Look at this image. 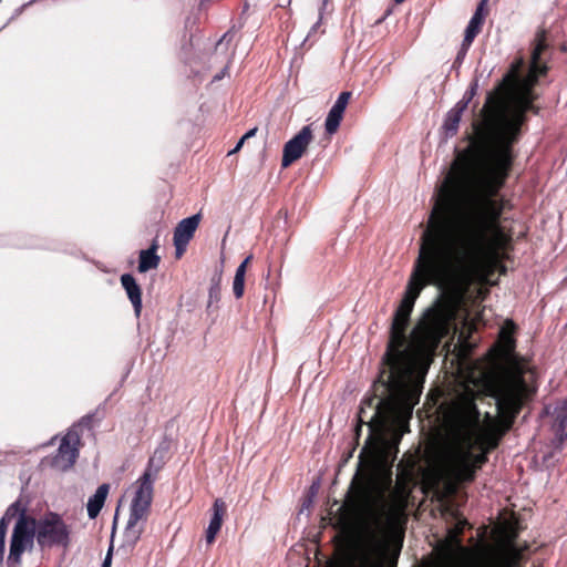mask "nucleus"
Returning a JSON list of instances; mask_svg holds the SVG:
<instances>
[{
	"label": "nucleus",
	"mask_w": 567,
	"mask_h": 567,
	"mask_svg": "<svg viewBox=\"0 0 567 567\" xmlns=\"http://www.w3.org/2000/svg\"><path fill=\"white\" fill-rule=\"evenodd\" d=\"M467 161H456L442 183L424 229L458 279L481 268H494L512 241L501 226L512 200L491 187L474 189Z\"/></svg>",
	"instance_id": "obj_1"
},
{
	"label": "nucleus",
	"mask_w": 567,
	"mask_h": 567,
	"mask_svg": "<svg viewBox=\"0 0 567 567\" xmlns=\"http://www.w3.org/2000/svg\"><path fill=\"white\" fill-rule=\"evenodd\" d=\"M548 32L539 28L530 42L528 71L522 74L525 66L524 56H517L495 89L487 94L481 111L482 120L473 123L471 144L477 148L487 146L496 138L491 154L486 174L480 179L478 186L491 187V190L503 189L508 179L513 164V146L518 142L522 127L528 121L527 113L538 115L540 107L535 105L539 94L535 91L539 79L550 70L545 58L550 50Z\"/></svg>",
	"instance_id": "obj_2"
},
{
	"label": "nucleus",
	"mask_w": 567,
	"mask_h": 567,
	"mask_svg": "<svg viewBox=\"0 0 567 567\" xmlns=\"http://www.w3.org/2000/svg\"><path fill=\"white\" fill-rule=\"evenodd\" d=\"M532 394L525 380L519 378L512 386L493 395L496 400L498 416L495 417L486 412L483 422L476 405V401L484 395L482 392L465 386L455 398L452 403L453 417L474 439L480 450L478 454H474L471 446L460 447L449 455L454 465L461 470L462 480L475 481L477 471L487 463L488 454L498 447L503 436L513 427Z\"/></svg>",
	"instance_id": "obj_3"
},
{
	"label": "nucleus",
	"mask_w": 567,
	"mask_h": 567,
	"mask_svg": "<svg viewBox=\"0 0 567 567\" xmlns=\"http://www.w3.org/2000/svg\"><path fill=\"white\" fill-rule=\"evenodd\" d=\"M410 313L395 309L390 330L383 368L374 383L380 392L375 412L371 421L379 419L383 423L405 424L412 417L413 409L419 403L423 384L414 378L411 354L406 349V330Z\"/></svg>",
	"instance_id": "obj_4"
},
{
	"label": "nucleus",
	"mask_w": 567,
	"mask_h": 567,
	"mask_svg": "<svg viewBox=\"0 0 567 567\" xmlns=\"http://www.w3.org/2000/svg\"><path fill=\"white\" fill-rule=\"evenodd\" d=\"M413 486L395 482L389 493V499L383 502V495L373 497L370 491L360 485L355 488L350 499L339 511L341 515L338 523L343 529L348 528L349 513L362 516L358 533H349L348 538H354L355 546L362 551L365 561L369 560L371 549H383L382 527L383 524L394 526L405 522V512L413 492Z\"/></svg>",
	"instance_id": "obj_5"
},
{
	"label": "nucleus",
	"mask_w": 567,
	"mask_h": 567,
	"mask_svg": "<svg viewBox=\"0 0 567 567\" xmlns=\"http://www.w3.org/2000/svg\"><path fill=\"white\" fill-rule=\"evenodd\" d=\"M442 255L424 230L420 237L419 254L414 260L404 296L396 310L411 315L416 299L425 287L441 288L458 280Z\"/></svg>",
	"instance_id": "obj_6"
},
{
	"label": "nucleus",
	"mask_w": 567,
	"mask_h": 567,
	"mask_svg": "<svg viewBox=\"0 0 567 567\" xmlns=\"http://www.w3.org/2000/svg\"><path fill=\"white\" fill-rule=\"evenodd\" d=\"M442 255L424 230L420 237L419 254L414 260L404 296L396 310L411 315L416 299L425 287L441 288L458 280Z\"/></svg>",
	"instance_id": "obj_7"
},
{
	"label": "nucleus",
	"mask_w": 567,
	"mask_h": 567,
	"mask_svg": "<svg viewBox=\"0 0 567 567\" xmlns=\"http://www.w3.org/2000/svg\"><path fill=\"white\" fill-rule=\"evenodd\" d=\"M156 453L150 457L142 476L135 482V492L130 506V517L124 530L123 546L133 550L145 530V523L151 513L154 494V482L162 468V463H156Z\"/></svg>",
	"instance_id": "obj_8"
},
{
	"label": "nucleus",
	"mask_w": 567,
	"mask_h": 567,
	"mask_svg": "<svg viewBox=\"0 0 567 567\" xmlns=\"http://www.w3.org/2000/svg\"><path fill=\"white\" fill-rule=\"evenodd\" d=\"M453 311L451 306L439 299L423 315L412 332L411 348L416 354L433 355L442 340L450 333Z\"/></svg>",
	"instance_id": "obj_9"
},
{
	"label": "nucleus",
	"mask_w": 567,
	"mask_h": 567,
	"mask_svg": "<svg viewBox=\"0 0 567 567\" xmlns=\"http://www.w3.org/2000/svg\"><path fill=\"white\" fill-rule=\"evenodd\" d=\"M35 518L21 513L10 542V550L8 556V564L18 565L21 561V556L25 549L31 548L35 537L37 525Z\"/></svg>",
	"instance_id": "obj_10"
},
{
	"label": "nucleus",
	"mask_w": 567,
	"mask_h": 567,
	"mask_svg": "<svg viewBox=\"0 0 567 567\" xmlns=\"http://www.w3.org/2000/svg\"><path fill=\"white\" fill-rule=\"evenodd\" d=\"M35 538L40 547H52L65 545L68 542V529L62 518L55 513H48L40 519H35Z\"/></svg>",
	"instance_id": "obj_11"
},
{
	"label": "nucleus",
	"mask_w": 567,
	"mask_h": 567,
	"mask_svg": "<svg viewBox=\"0 0 567 567\" xmlns=\"http://www.w3.org/2000/svg\"><path fill=\"white\" fill-rule=\"evenodd\" d=\"M460 471L451 458L447 457L442 486H437L435 491L436 499L444 506V511H450L454 507V498L458 494L461 486L471 483L461 478Z\"/></svg>",
	"instance_id": "obj_12"
},
{
	"label": "nucleus",
	"mask_w": 567,
	"mask_h": 567,
	"mask_svg": "<svg viewBox=\"0 0 567 567\" xmlns=\"http://www.w3.org/2000/svg\"><path fill=\"white\" fill-rule=\"evenodd\" d=\"M312 140L313 134L311 126H303L291 140L285 144L281 166L285 168L289 167L292 163L301 158Z\"/></svg>",
	"instance_id": "obj_13"
},
{
	"label": "nucleus",
	"mask_w": 567,
	"mask_h": 567,
	"mask_svg": "<svg viewBox=\"0 0 567 567\" xmlns=\"http://www.w3.org/2000/svg\"><path fill=\"white\" fill-rule=\"evenodd\" d=\"M516 331L517 326L515 322L511 319H507L499 330L496 343L491 350L495 360L505 361L514 354L516 349Z\"/></svg>",
	"instance_id": "obj_14"
},
{
	"label": "nucleus",
	"mask_w": 567,
	"mask_h": 567,
	"mask_svg": "<svg viewBox=\"0 0 567 567\" xmlns=\"http://www.w3.org/2000/svg\"><path fill=\"white\" fill-rule=\"evenodd\" d=\"M202 220L200 214L182 219L174 229L173 241L175 256L179 259L186 251L187 245L193 239L196 229Z\"/></svg>",
	"instance_id": "obj_15"
},
{
	"label": "nucleus",
	"mask_w": 567,
	"mask_h": 567,
	"mask_svg": "<svg viewBox=\"0 0 567 567\" xmlns=\"http://www.w3.org/2000/svg\"><path fill=\"white\" fill-rule=\"evenodd\" d=\"M97 413H90L83 416L76 424H73V463L75 462L78 447L82 446V437H94L93 430L100 423Z\"/></svg>",
	"instance_id": "obj_16"
},
{
	"label": "nucleus",
	"mask_w": 567,
	"mask_h": 567,
	"mask_svg": "<svg viewBox=\"0 0 567 567\" xmlns=\"http://www.w3.org/2000/svg\"><path fill=\"white\" fill-rule=\"evenodd\" d=\"M350 97L351 92L346 91L340 93L333 106L330 109L324 122V128L329 135L334 134L339 130L340 123L343 118V114L350 101Z\"/></svg>",
	"instance_id": "obj_17"
},
{
	"label": "nucleus",
	"mask_w": 567,
	"mask_h": 567,
	"mask_svg": "<svg viewBox=\"0 0 567 567\" xmlns=\"http://www.w3.org/2000/svg\"><path fill=\"white\" fill-rule=\"evenodd\" d=\"M553 425L551 431L554 432L553 443L556 447H560L567 440V401L559 402L553 412Z\"/></svg>",
	"instance_id": "obj_18"
},
{
	"label": "nucleus",
	"mask_w": 567,
	"mask_h": 567,
	"mask_svg": "<svg viewBox=\"0 0 567 567\" xmlns=\"http://www.w3.org/2000/svg\"><path fill=\"white\" fill-rule=\"evenodd\" d=\"M416 470L417 458L412 454H404L398 464L396 482L415 487L417 483Z\"/></svg>",
	"instance_id": "obj_19"
},
{
	"label": "nucleus",
	"mask_w": 567,
	"mask_h": 567,
	"mask_svg": "<svg viewBox=\"0 0 567 567\" xmlns=\"http://www.w3.org/2000/svg\"><path fill=\"white\" fill-rule=\"evenodd\" d=\"M226 512H227V506H226L225 502L223 499H220V498H217L214 502V505H213V516L210 518L208 528L206 530V542H207V544L210 545V544H213L215 542L216 536L218 535V533H219V530L221 528V525H223Z\"/></svg>",
	"instance_id": "obj_20"
},
{
	"label": "nucleus",
	"mask_w": 567,
	"mask_h": 567,
	"mask_svg": "<svg viewBox=\"0 0 567 567\" xmlns=\"http://www.w3.org/2000/svg\"><path fill=\"white\" fill-rule=\"evenodd\" d=\"M121 285L132 302L135 316L140 317L142 311V289L140 285L131 274H124L121 276Z\"/></svg>",
	"instance_id": "obj_21"
},
{
	"label": "nucleus",
	"mask_w": 567,
	"mask_h": 567,
	"mask_svg": "<svg viewBox=\"0 0 567 567\" xmlns=\"http://www.w3.org/2000/svg\"><path fill=\"white\" fill-rule=\"evenodd\" d=\"M51 466L65 472L71 467V430L69 429L62 439L58 453L51 460Z\"/></svg>",
	"instance_id": "obj_22"
},
{
	"label": "nucleus",
	"mask_w": 567,
	"mask_h": 567,
	"mask_svg": "<svg viewBox=\"0 0 567 567\" xmlns=\"http://www.w3.org/2000/svg\"><path fill=\"white\" fill-rule=\"evenodd\" d=\"M488 0H481L473 17L465 29V45H472L476 35L481 32L485 19L484 8Z\"/></svg>",
	"instance_id": "obj_23"
},
{
	"label": "nucleus",
	"mask_w": 567,
	"mask_h": 567,
	"mask_svg": "<svg viewBox=\"0 0 567 567\" xmlns=\"http://www.w3.org/2000/svg\"><path fill=\"white\" fill-rule=\"evenodd\" d=\"M109 489H110V486L107 484H102L97 487L94 495L89 498L86 507H87V515L90 518L93 519L100 514V512L105 503V499L107 497Z\"/></svg>",
	"instance_id": "obj_24"
},
{
	"label": "nucleus",
	"mask_w": 567,
	"mask_h": 567,
	"mask_svg": "<svg viewBox=\"0 0 567 567\" xmlns=\"http://www.w3.org/2000/svg\"><path fill=\"white\" fill-rule=\"evenodd\" d=\"M156 249L157 244L154 241L148 249L141 250L137 267L140 272H146L158 267L161 258L156 255Z\"/></svg>",
	"instance_id": "obj_25"
},
{
	"label": "nucleus",
	"mask_w": 567,
	"mask_h": 567,
	"mask_svg": "<svg viewBox=\"0 0 567 567\" xmlns=\"http://www.w3.org/2000/svg\"><path fill=\"white\" fill-rule=\"evenodd\" d=\"M399 452V449L396 444L394 445H388L381 451V461L384 463L385 466H388V474H386V486L392 487V472H391V464L396 458V454Z\"/></svg>",
	"instance_id": "obj_26"
},
{
	"label": "nucleus",
	"mask_w": 567,
	"mask_h": 567,
	"mask_svg": "<svg viewBox=\"0 0 567 567\" xmlns=\"http://www.w3.org/2000/svg\"><path fill=\"white\" fill-rule=\"evenodd\" d=\"M348 547L353 551L355 558L360 560V567H382L381 565H372L371 564V556L375 553L381 551L382 549H371L369 551V560L365 561L362 551L355 546L354 538H346Z\"/></svg>",
	"instance_id": "obj_27"
},
{
	"label": "nucleus",
	"mask_w": 567,
	"mask_h": 567,
	"mask_svg": "<svg viewBox=\"0 0 567 567\" xmlns=\"http://www.w3.org/2000/svg\"><path fill=\"white\" fill-rule=\"evenodd\" d=\"M461 118L462 116L457 114V112H454L452 110L447 112L443 124V128L445 130L446 136H454L457 133Z\"/></svg>",
	"instance_id": "obj_28"
},
{
	"label": "nucleus",
	"mask_w": 567,
	"mask_h": 567,
	"mask_svg": "<svg viewBox=\"0 0 567 567\" xmlns=\"http://www.w3.org/2000/svg\"><path fill=\"white\" fill-rule=\"evenodd\" d=\"M21 513H25V512H24V509L21 508L19 502H14L7 508L4 515L2 516L1 519H6V522L10 523L17 515L20 516Z\"/></svg>",
	"instance_id": "obj_29"
},
{
	"label": "nucleus",
	"mask_w": 567,
	"mask_h": 567,
	"mask_svg": "<svg viewBox=\"0 0 567 567\" xmlns=\"http://www.w3.org/2000/svg\"><path fill=\"white\" fill-rule=\"evenodd\" d=\"M449 512H451V513H452V515L457 519V523H456V525L454 526V528H453V530H452V532L454 533V536H455V537H458V536H461V535L463 534L464 528H465V526H466L468 523H467V520H466L465 518H460V517H458V512H457V509L452 508V509H450Z\"/></svg>",
	"instance_id": "obj_30"
},
{
	"label": "nucleus",
	"mask_w": 567,
	"mask_h": 567,
	"mask_svg": "<svg viewBox=\"0 0 567 567\" xmlns=\"http://www.w3.org/2000/svg\"><path fill=\"white\" fill-rule=\"evenodd\" d=\"M233 291L236 299H240L245 292V278L235 276L233 282Z\"/></svg>",
	"instance_id": "obj_31"
},
{
	"label": "nucleus",
	"mask_w": 567,
	"mask_h": 567,
	"mask_svg": "<svg viewBox=\"0 0 567 567\" xmlns=\"http://www.w3.org/2000/svg\"><path fill=\"white\" fill-rule=\"evenodd\" d=\"M475 330H476V328L473 324H471L467 328V332L466 333L464 331H461V333H460V341H461V343H462V346L464 348H472L473 343L470 340V338H471L472 332L475 331Z\"/></svg>",
	"instance_id": "obj_32"
},
{
	"label": "nucleus",
	"mask_w": 567,
	"mask_h": 567,
	"mask_svg": "<svg viewBox=\"0 0 567 567\" xmlns=\"http://www.w3.org/2000/svg\"><path fill=\"white\" fill-rule=\"evenodd\" d=\"M234 34L230 31H227L224 33V35L220 38V40L216 43V50L224 49L227 51L228 45L233 41Z\"/></svg>",
	"instance_id": "obj_33"
},
{
	"label": "nucleus",
	"mask_w": 567,
	"mask_h": 567,
	"mask_svg": "<svg viewBox=\"0 0 567 567\" xmlns=\"http://www.w3.org/2000/svg\"><path fill=\"white\" fill-rule=\"evenodd\" d=\"M478 89L477 80L473 81L470 85V87L466 90V92L463 95V100L466 102H471L473 97L476 95Z\"/></svg>",
	"instance_id": "obj_34"
},
{
	"label": "nucleus",
	"mask_w": 567,
	"mask_h": 567,
	"mask_svg": "<svg viewBox=\"0 0 567 567\" xmlns=\"http://www.w3.org/2000/svg\"><path fill=\"white\" fill-rule=\"evenodd\" d=\"M251 260H252V256H251V255L247 256V257L241 261V264L237 267L236 272H235V276H239V277L245 278V276H246V271H247V267H248V265L251 262Z\"/></svg>",
	"instance_id": "obj_35"
},
{
	"label": "nucleus",
	"mask_w": 567,
	"mask_h": 567,
	"mask_svg": "<svg viewBox=\"0 0 567 567\" xmlns=\"http://www.w3.org/2000/svg\"><path fill=\"white\" fill-rule=\"evenodd\" d=\"M496 268L499 269V272L502 275L506 274V267L504 265H502L501 260H499L498 264L494 268H481V269L474 271L471 276L478 274V272L489 275V274H493Z\"/></svg>",
	"instance_id": "obj_36"
},
{
	"label": "nucleus",
	"mask_w": 567,
	"mask_h": 567,
	"mask_svg": "<svg viewBox=\"0 0 567 567\" xmlns=\"http://www.w3.org/2000/svg\"><path fill=\"white\" fill-rule=\"evenodd\" d=\"M219 293H220V287H219V280L212 285L210 289H209V299L213 300L215 299L216 301H218L219 299ZM212 301H209L210 303Z\"/></svg>",
	"instance_id": "obj_37"
},
{
	"label": "nucleus",
	"mask_w": 567,
	"mask_h": 567,
	"mask_svg": "<svg viewBox=\"0 0 567 567\" xmlns=\"http://www.w3.org/2000/svg\"><path fill=\"white\" fill-rule=\"evenodd\" d=\"M468 104V102L462 99L460 102L456 103L452 111L457 112V114L462 116L464 111L467 109Z\"/></svg>",
	"instance_id": "obj_38"
},
{
	"label": "nucleus",
	"mask_w": 567,
	"mask_h": 567,
	"mask_svg": "<svg viewBox=\"0 0 567 567\" xmlns=\"http://www.w3.org/2000/svg\"><path fill=\"white\" fill-rule=\"evenodd\" d=\"M471 45H465V38L463 39V42H462V45H461V49L457 53V56H456V61H461L464 59V56L466 55L468 49H470Z\"/></svg>",
	"instance_id": "obj_39"
},
{
	"label": "nucleus",
	"mask_w": 567,
	"mask_h": 567,
	"mask_svg": "<svg viewBox=\"0 0 567 567\" xmlns=\"http://www.w3.org/2000/svg\"><path fill=\"white\" fill-rule=\"evenodd\" d=\"M9 523L6 519H0V540L6 542V535Z\"/></svg>",
	"instance_id": "obj_40"
},
{
	"label": "nucleus",
	"mask_w": 567,
	"mask_h": 567,
	"mask_svg": "<svg viewBox=\"0 0 567 567\" xmlns=\"http://www.w3.org/2000/svg\"><path fill=\"white\" fill-rule=\"evenodd\" d=\"M111 563H112V546L110 547V549L105 556L102 567H111Z\"/></svg>",
	"instance_id": "obj_41"
},
{
	"label": "nucleus",
	"mask_w": 567,
	"mask_h": 567,
	"mask_svg": "<svg viewBox=\"0 0 567 567\" xmlns=\"http://www.w3.org/2000/svg\"><path fill=\"white\" fill-rule=\"evenodd\" d=\"M245 142H246V141L241 137V138L238 141V143L236 144V146H235L231 151H229V152H228V155H233V154H235V153L239 152V151H240V148L243 147V145H244V143H245Z\"/></svg>",
	"instance_id": "obj_42"
},
{
	"label": "nucleus",
	"mask_w": 567,
	"mask_h": 567,
	"mask_svg": "<svg viewBox=\"0 0 567 567\" xmlns=\"http://www.w3.org/2000/svg\"><path fill=\"white\" fill-rule=\"evenodd\" d=\"M258 128L257 127H254L251 130H249L247 133H245L241 137L247 141L249 140L250 137L255 136L256 133H257Z\"/></svg>",
	"instance_id": "obj_43"
},
{
	"label": "nucleus",
	"mask_w": 567,
	"mask_h": 567,
	"mask_svg": "<svg viewBox=\"0 0 567 567\" xmlns=\"http://www.w3.org/2000/svg\"><path fill=\"white\" fill-rule=\"evenodd\" d=\"M4 549H6V542L0 540V567L2 566V563H3Z\"/></svg>",
	"instance_id": "obj_44"
},
{
	"label": "nucleus",
	"mask_w": 567,
	"mask_h": 567,
	"mask_svg": "<svg viewBox=\"0 0 567 567\" xmlns=\"http://www.w3.org/2000/svg\"><path fill=\"white\" fill-rule=\"evenodd\" d=\"M430 567H445V566H443V565H432Z\"/></svg>",
	"instance_id": "obj_45"
}]
</instances>
